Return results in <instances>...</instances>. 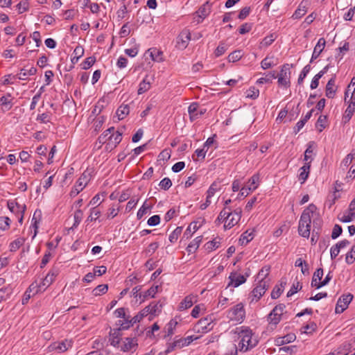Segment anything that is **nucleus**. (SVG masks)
Segmentation results:
<instances>
[{
  "label": "nucleus",
  "mask_w": 355,
  "mask_h": 355,
  "mask_svg": "<svg viewBox=\"0 0 355 355\" xmlns=\"http://www.w3.org/2000/svg\"><path fill=\"white\" fill-rule=\"evenodd\" d=\"M236 331H238L240 341L238 344V347L235 345H234L231 355H237L238 349L241 352H245L255 347L258 343V340L252 337L253 334L250 328L241 327L237 328Z\"/></svg>",
  "instance_id": "nucleus-1"
},
{
  "label": "nucleus",
  "mask_w": 355,
  "mask_h": 355,
  "mask_svg": "<svg viewBox=\"0 0 355 355\" xmlns=\"http://www.w3.org/2000/svg\"><path fill=\"white\" fill-rule=\"evenodd\" d=\"M317 207L313 204H310L306 208L300 217L298 226L299 234L304 238H309L311 227V218L316 212Z\"/></svg>",
  "instance_id": "nucleus-2"
},
{
  "label": "nucleus",
  "mask_w": 355,
  "mask_h": 355,
  "mask_svg": "<svg viewBox=\"0 0 355 355\" xmlns=\"http://www.w3.org/2000/svg\"><path fill=\"white\" fill-rule=\"evenodd\" d=\"M227 318L234 322L242 323L245 318V311L242 303H239L227 311Z\"/></svg>",
  "instance_id": "nucleus-3"
},
{
  "label": "nucleus",
  "mask_w": 355,
  "mask_h": 355,
  "mask_svg": "<svg viewBox=\"0 0 355 355\" xmlns=\"http://www.w3.org/2000/svg\"><path fill=\"white\" fill-rule=\"evenodd\" d=\"M293 64H284L281 67L279 73L277 74V83L280 87L288 88L291 86V68Z\"/></svg>",
  "instance_id": "nucleus-4"
},
{
  "label": "nucleus",
  "mask_w": 355,
  "mask_h": 355,
  "mask_svg": "<svg viewBox=\"0 0 355 355\" xmlns=\"http://www.w3.org/2000/svg\"><path fill=\"white\" fill-rule=\"evenodd\" d=\"M227 214H228V216L227 217L225 223L224 224V228L225 230L231 229L239 223L242 216V209L241 208L238 207L232 210L230 207H227Z\"/></svg>",
  "instance_id": "nucleus-5"
},
{
  "label": "nucleus",
  "mask_w": 355,
  "mask_h": 355,
  "mask_svg": "<svg viewBox=\"0 0 355 355\" xmlns=\"http://www.w3.org/2000/svg\"><path fill=\"white\" fill-rule=\"evenodd\" d=\"M214 328L213 320L211 317L200 319L193 327V331L198 334H205Z\"/></svg>",
  "instance_id": "nucleus-6"
},
{
  "label": "nucleus",
  "mask_w": 355,
  "mask_h": 355,
  "mask_svg": "<svg viewBox=\"0 0 355 355\" xmlns=\"http://www.w3.org/2000/svg\"><path fill=\"white\" fill-rule=\"evenodd\" d=\"M270 284L265 280L259 281L257 286L252 291L250 294L251 302H257L266 293V290L269 288Z\"/></svg>",
  "instance_id": "nucleus-7"
},
{
  "label": "nucleus",
  "mask_w": 355,
  "mask_h": 355,
  "mask_svg": "<svg viewBox=\"0 0 355 355\" xmlns=\"http://www.w3.org/2000/svg\"><path fill=\"white\" fill-rule=\"evenodd\" d=\"M285 308L286 306L284 304L275 306L268 315V322L271 324L277 325L282 320Z\"/></svg>",
  "instance_id": "nucleus-8"
},
{
  "label": "nucleus",
  "mask_w": 355,
  "mask_h": 355,
  "mask_svg": "<svg viewBox=\"0 0 355 355\" xmlns=\"http://www.w3.org/2000/svg\"><path fill=\"white\" fill-rule=\"evenodd\" d=\"M352 299L353 295L350 293L343 295L341 297H340L336 305V313H343L348 307V305L352 302Z\"/></svg>",
  "instance_id": "nucleus-9"
},
{
  "label": "nucleus",
  "mask_w": 355,
  "mask_h": 355,
  "mask_svg": "<svg viewBox=\"0 0 355 355\" xmlns=\"http://www.w3.org/2000/svg\"><path fill=\"white\" fill-rule=\"evenodd\" d=\"M58 272L57 270H51L46 275L45 278L42 279V282L38 286L36 285L37 287H38L36 292H38L39 291H44L47 287H49L55 280V278L58 275Z\"/></svg>",
  "instance_id": "nucleus-10"
},
{
  "label": "nucleus",
  "mask_w": 355,
  "mask_h": 355,
  "mask_svg": "<svg viewBox=\"0 0 355 355\" xmlns=\"http://www.w3.org/2000/svg\"><path fill=\"white\" fill-rule=\"evenodd\" d=\"M205 112L206 109L200 108L197 103H191L188 107V112L191 121L198 119L200 116L203 115Z\"/></svg>",
  "instance_id": "nucleus-11"
},
{
  "label": "nucleus",
  "mask_w": 355,
  "mask_h": 355,
  "mask_svg": "<svg viewBox=\"0 0 355 355\" xmlns=\"http://www.w3.org/2000/svg\"><path fill=\"white\" fill-rule=\"evenodd\" d=\"M7 206L8 209L16 216L24 214L26 209V206L24 203L20 204L16 200H8Z\"/></svg>",
  "instance_id": "nucleus-12"
},
{
  "label": "nucleus",
  "mask_w": 355,
  "mask_h": 355,
  "mask_svg": "<svg viewBox=\"0 0 355 355\" xmlns=\"http://www.w3.org/2000/svg\"><path fill=\"white\" fill-rule=\"evenodd\" d=\"M138 346L137 340L135 338H125L121 345H119L121 350L127 352H135Z\"/></svg>",
  "instance_id": "nucleus-13"
},
{
  "label": "nucleus",
  "mask_w": 355,
  "mask_h": 355,
  "mask_svg": "<svg viewBox=\"0 0 355 355\" xmlns=\"http://www.w3.org/2000/svg\"><path fill=\"white\" fill-rule=\"evenodd\" d=\"M348 106L345 111V114L343 115V121L344 123H347L351 119L355 112V96L352 94L351 98L349 101L347 102Z\"/></svg>",
  "instance_id": "nucleus-14"
},
{
  "label": "nucleus",
  "mask_w": 355,
  "mask_h": 355,
  "mask_svg": "<svg viewBox=\"0 0 355 355\" xmlns=\"http://www.w3.org/2000/svg\"><path fill=\"white\" fill-rule=\"evenodd\" d=\"M309 4V0H302L295 12L293 14L292 18L294 19H298L303 17L307 12Z\"/></svg>",
  "instance_id": "nucleus-15"
},
{
  "label": "nucleus",
  "mask_w": 355,
  "mask_h": 355,
  "mask_svg": "<svg viewBox=\"0 0 355 355\" xmlns=\"http://www.w3.org/2000/svg\"><path fill=\"white\" fill-rule=\"evenodd\" d=\"M122 140V132L116 131L115 134L112 133L109 136V141L106 144V148L107 150H112L115 148L117 145Z\"/></svg>",
  "instance_id": "nucleus-16"
},
{
  "label": "nucleus",
  "mask_w": 355,
  "mask_h": 355,
  "mask_svg": "<svg viewBox=\"0 0 355 355\" xmlns=\"http://www.w3.org/2000/svg\"><path fill=\"white\" fill-rule=\"evenodd\" d=\"M278 63V59L276 58L274 55L268 54L261 62V67L263 70H266L276 66Z\"/></svg>",
  "instance_id": "nucleus-17"
},
{
  "label": "nucleus",
  "mask_w": 355,
  "mask_h": 355,
  "mask_svg": "<svg viewBox=\"0 0 355 355\" xmlns=\"http://www.w3.org/2000/svg\"><path fill=\"white\" fill-rule=\"evenodd\" d=\"M196 297L193 295H189L186 296L182 301L179 304L178 310L180 311H184L191 307L194 302H196Z\"/></svg>",
  "instance_id": "nucleus-18"
},
{
  "label": "nucleus",
  "mask_w": 355,
  "mask_h": 355,
  "mask_svg": "<svg viewBox=\"0 0 355 355\" xmlns=\"http://www.w3.org/2000/svg\"><path fill=\"white\" fill-rule=\"evenodd\" d=\"M121 330L119 329H111L110 331L109 341L114 347H119L121 344Z\"/></svg>",
  "instance_id": "nucleus-19"
},
{
  "label": "nucleus",
  "mask_w": 355,
  "mask_h": 355,
  "mask_svg": "<svg viewBox=\"0 0 355 355\" xmlns=\"http://www.w3.org/2000/svg\"><path fill=\"white\" fill-rule=\"evenodd\" d=\"M230 282L229 285H232L234 287H238L246 281V277L237 272H232L229 277Z\"/></svg>",
  "instance_id": "nucleus-20"
},
{
  "label": "nucleus",
  "mask_w": 355,
  "mask_h": 355,
  "mask_svg": "<svg viewBox=\"0 0 355 355\" xmlns=\"http://www.w3.org/2000/svg\"><path fill=\"white\" fill-rule=\"evenodd\" d=\"M326 44V41L323 37H321L318 40V43L314 47L313 52L311 56V60L317 59L320 53L322 52Z\"/></svg>",
  "instance_id": "nucleus-21"
},
{
  "label": "nucleus",
  "mask_w": 355,
  "mask_h": 355,
  "mask_svg": "<svg viewBox=\"0 0 355 355\" xmlns=\"http://www.w3.org/2000/svg\"><path fill=\"white\" fill-rule=\"evenodd\" d=\"M191 40V34L189 31H183L180 33V36L178 38V45L181 49H185L189 41Z\"/></svg>",
  "instance_id": "nucleus-22"
},
{
  "label": "nucleus",
  "mask_w": 355,
  "mask_h": 355,
  "mask_svg": "<svg viewBox=\"0 0 355 355\" xmlns=\"http://www.w3.org/2000/svg\"><path fill=\"white\" fill-rule=\"evenodd\" d=\"M335 77L331 78L326 85V96L333 98L335 96L336 88L335 87Z\"/></svg>",
  "instance_id": "nucleus-23"
},
{
  "label": "nucleus",
  "mask_w": 355,
  "mask_h": 355,
  "mask_svg": "<svg viewBox=\"0 0 355 355\" xmlns=\"http://www.w3.org/2000/svg\"><path fill=\"white\" fill-rule=\"evenodd\" d=\"M71 347V342L67 340L62 341L61 343H55L51 345V348L58 351V352H64Z\"/></svg>",
  "instance_id": "nucleus-24"
},
{
  "label": "nucleus",
  "mask_w": 355,
  "mask_h": 355,
  "mask_svg": "<svg viewBox=\"0 0 355 355\" xmlns=\"http://www.w3.org/2000/svg\"><path fill=\"white\" fill-rule=\"evenodd\" d=\"M123 320H120L117 322L116 324L119 326L118 328L120 330H126L128 329L130 327L133 326L135 322H133L132 318H130V316L126 315V318H123Z\"/></svg>",
  "instance_id": "nucleus-25"
},
{
  "label": "nucleus",
  "mask_w": 355,
  "mask_h": 355,
  "mask_svg": "<svg viewBox=\"0 0 355 355\" xmlns=\"http://www.w3.org/2000/svg\"><path fill=\"white\" fill-rule=\"evenodd\" d=\"M323 276V270L322 268L317 269L313 273L312 281H311V286L315 287L316 288H320L318 285L320 282H322L321 279Z\"/></svg>",
  "instance_id": "nucleus-26"
},
{
  "label": "nucleus",
  "mask_w": 355,
  "mask_h": 355,
  "mask_svg": "<svg viewBox=\"0 0 355 355\" xmlns=\"http://www.w3.org/2000/svg\"><path fill=\"white\" fill-rule=\"evenodd\" d=\"M202 240V236H197L195 239H193L187 246V251L189 254H192L195 252L197 249L199 248L200 244L201 243Z\"/></svg>",
  "instance_id": "nucleus-27"
},
{
  "label": "nucleus",
  "mask_w": 355,
  "mask_h": 355,
  "mask_svg": "<svg viewBox=\"0 0 355 355\" xmlns=\"http://www.w3.org/2000/svg\"><path fill=\"white\" fill-rule=\"evenodd\" d=\"M311 165L309 162L304 163V165L300 168L299 180L304 183L309 177Z\"/></svg>",
  "instance_id": "nucleus-28"
},
{
  "label": "nucleus",
  "mask_w": 355,
  "mask_h": 355,
  "mask_svg": "<svg viewBox=\"0 0 355 355\" xmlns=\"http://www.w3.org/2000/svg\"><path fill=\"white\" fill-rule=\"evenodd\" d=\"M146 309H148V315H158L162 311V304L159 302H153L148 306H146Z\"/></svg>",
  "instance_id": "nucleus-29"
},
{
  "label": "nucleus",
  "mask_w": 355,
  "mask_h": 355,
  "mask_svg": "<svg viewBox=\"0 0 355 355\" xmlns=\"http://www.w3.org/2000/svg\"><path fill=\"white\" fill-rule=\"evenodd\" d=\"M270 273V267L264 266L263 267L257 275L258 281H263L268 282V284H270V279L268 277V275Z\"/></svg>",
  "instance_id": "nucleus-30"
},
{
  "label": "nucleus",
  "mask_w": 355,
  "mask_h": 355,
  "mask_svg": "<svg viewBox=\"0 0 355 355\" xmlns=\"http://www.w3.org/2000/svg\"><path fill=\"white\" fill-rule=\"evenodd\" d=\"M260 181V177L258 173L254 174L248 180V186L245 187L248 188V191H254L259 186Z\"/></svg>",
  "instance_id": "nucleus-31"
},
{
  "label": "nucleus",
  "mask_w": 355,
  "mask_h": 355,
  "mask_svg": "<svg viewBox=\"0 0 355 355\" xmlns=\"http://www.w3.org/2000/svg\"><path fill=\"white\" fill-rule=\"evenodd\" d=\"M0 105L2 107V109L5 110H9L11 109L12 106V98L10 94H8L6 96H3L0 98Z\"/></svg>",
  "instance_id": "nucleus-32"
},
{
  "label": "nucleus",
  "mask_w": 355,
  "mask_h": 355,
  "mask_svg": "<svg viewBox=\"0 0 355 355\" xmlns=\"http://www.w3.org/2000/svg\"><path fill=\"white\" fill-rule=\"evenodd\" d=\"M130 112V108L128 105H121L116 110V114L118 120L123 119Z\"/></svg>",
  "instance_id": "nucleus-33"
},
{
  "label": "nucleus",
  "mask_w": 355,
  "mask_h": 355,
  "mask_svg": "<svg viewBox=\"0 0 355 355\" xmlns=\"http://www.w3.org/2000/svg\"><path fill=\"white\" fill-rule=\"evenodd\" d=\"M199 227L200 225H198V222L191 223L184 233V236L187 239L190 238L192 234L199 229Z\"/></svg>",
  "instance_id": "nucleus-34"
},
{
  "label": "nucleus",
  "mask_w": 355,
  "mask_h": 355,
  "mask_svg": "<svg viewBox=\"0 0 355 355\" xmlns=\"http://www.w3.org/2000/svg\"><path fill=\"white\" fill-rule=\"evenodd\" d=\"M90 181V173L87 171H85L82 173L80 177L78 178V180L76 181V183L81 186L82 187L85 188L89 182Z\"/></svg>",
  "instance_id": "nucleus-35"
},
{
  "label": "nucleus",
  "mask_w": 355,
  "mask_h": 355,
  "mask_svg": "<svg viewBox=\"0 0 355 355\" xmlns=\"http://www.w3.org/2000/svg\"><path fill=\"white\" fill-rule=\"evenodd\" d=\"M101 211L97 207H94L91 209L90 214L87 217L86 222L96 221L101 216Z\"/></svg>",
  "instance_id": "nucleus-36"
},
{
  "label": "nucleus",
  "mask_w": 355,
  "mask_h": 355,
  "mask_svg": "<svg viewBox=\"0 0 355 355\" xmlns=\"http://www.w3.org/2000/svg\"><path fill=\"white\" fill-rule=\"evenodd\" d=\"M41 215V211L40 210H36L34 212L32 220H31V227L34 229V235L33 238H34L37 234V229L39 227V219H37V216L40 217Z\"/></svg>",
  "instance_id": "nucleus-37"
},
{
  "label": "nucleus",
  "mask_w": 355,
  "mask_h": 355,
  "mask_svg": "<svg viewBox=\"0 0 355 355\" xmlns=\"http://www.w3.org/2000/svg\"><path fill=\"white\" fill-rule=\"evenodd\" d=\"M84 54V49L81 46H77L73 50V56L71 58V60L73 64H76L78 62L80 58H81Z\"/></svg>",
  "instance_id": "nucleus-38"
},
{
  "label": "nucleus",
  "mask_w": 355,
  "mask_h": 355,
  "mask_svg": "<svg viewBox=\"0 0 355 355\" xmlns=\"http://www.w3.org/2000/svg\"><path fill=\"white\" fill-rule=\"evenodd\" d=\"M150 88V83L148 80V78L146 77L139 84V89L137 91L138 94H142L148 91Z\"/></svg>",
  "instance_id": "nucleus-39"
},
{
  "label": "nucleus",
  "mask_w": 355,
  "mask_h": 355,
  "mask_svg": "<svg viewBox=\"0 0 355 355\" xmlns=\"http://www.w3.org/2000/svg\"><path fill=\"white\" fill-rule=\"evenodd\" d=\"M158 286H153L142 293L141 302H144L148 297H154L156 293L157 292Z\"/></svg>",
  "instance_id": "nucleus-40"
},
{
  "label": "nucleus",
  "mask_w": 355,
  "mask_h": 355,
  "mask_svg": "<svg viewBox=\"0 0 355 355\" xmlns=\"http://www.w3.org/2000/svg\"><path fill=\"white\" fill-rule=\"evenodd\" d=\"M254 238L253 232L245 231L241 236L239 242L241 245H247Z\"/></svg>",
  "instance_id": "nucleus-41"
},
{
  "label": "nucleus",
  "mask_w": 355,
  "mask_h": 355,
  "mask_svg": "<svg viewBox=\"0 0 355 355\" xmlns=\"http://www.w3.org/2000/svg\"><path fill=\"white\" fill-rule=\"evenodd\" d=\"M24 238H18L10 243L9 248L11 252H16L24 243Z\"/></svg>",
  "instance_id": "nucleus-42"
},
{
  "label": "nucleus",
  "mask_w": 355,
  "mask_h": 355,
  "mask_svg": "<svg viewBox=\"0 0 355 355\" xmlns=\"http://www.w3.org/2000/svg\"><path fill=\"white\" fill-rule=\"evenodd\" d=\"M210 11L211 6L207 1L199 8L198 12L199 17L205 18L209 14Z\"/></svg>",
  "instance_id": "nucleus-43"
},
{
  "label": "nucleus",
  "mask_w": 355,
  "mask_h": 355,
  "mask_svg": "<svg viewBox=\"0 0 355 355\" xmlns=\"http://www.w3.org/2000/svg\"><path fill=\"white\" fill-rule=\"evenodd\" d=\"M107 284H101L97 286L94 289H93L92 294L94 296H99L106 293L107 292Z\"/></svg>",
  "instance_id": "nucleus-44"
},
{
  "label": "nucleus",
  "mask_w": 355,
  "mask_h": 355,
  "mask_svg": "<svg viewBox=\"0 0 355 355\" xmlns=\"http://www.w3.org/2000/svg\"><path fill=\"white\" fill-rule=\"evenodd\" d=\"M295 266L296 267L301 268V272H302V274L305 275L309 273V265L305 261H303L301 258H299L295 261Z\"/></svg>",
  "instance_id": "nucleus-45"
},
{
  "label": "nucleus",
  "mask_w": 355,
  "mask_h": 355,
  "mask_svg": "<svg viewBox=\"0 0 355 355\" xmlns=\"http://www.w3.org/2000/svg\"><path fill=\"white\" fill-rule=\"evenodd\" d=\"M51 116L52 114L49 112L40 114L37 116L36 121H39L41 123H47L49 122H51Z\"/></svg>",
  "instance_id": "nucleus-46"
},
{
  "label": "nucleus",
  "mask_w": 355,
  "mask_h": 355,
  "mask_svg": "<svg viewBox=\"0 0 355 355\" xmlns=\"http://www.w3.org/2000/svg\"><path fill=\"white\" fill-rule=\"evenodd\" d=\"M228 49V45L224 42H220L219 45L216 47L214 55L216 57H220L223 55Z\"/></svg>",
  "instance_id": "nucleus-47"
},
{
  "label": "nucleus",
  "mask_w": 355,
  "mask_h": 355,
  "mask_svg": "<svg viewBox=\"0 0 355 355\" xmlns=\"http://www.w3.org/2000/svg\"><path fill=\"white\" fill-rule=\"evenodd\" d=\"M243 55L241 50H235L228 55L229 62H235L239 61Z\"/></svg>",
  "instance_id": "nucleus-48"
},
{
  "label": "nucleus",
  "mask_w": 355,
  "mask_h": 355,
  "mask_svg": "<svg viewBox=\"0 0 355 355\" xmlns=\"http://www.w3.org/2000/svg\"><path fill=\"white\" fill-rule=\"evenodd\" d=\"M182 231V227H177L169 235L168 239L171 243H173L177 241Z\"/></svg>",
  "instance_id": "nucleus-49"
},
{
  "label": "nucleus",
  "mask_w": 355,
  "mask_h": 355,
  "mask_svg": "<svg viewBox=\"0 0 355 355\" xmlns=\"http://www.w3.org/2000/svg\"><path fill=\"white\" fill-rule=\"evenodd\" d=\"M355 218V213L353 211L348 209L347 213H344L341 216L339 217V220L343 223H349L353 220Z\"/></svg>",
  "instance_id": "nucleus-50"
},
{
  "label": "nucleus",
  "mask_w": 355,
  "mask_h": 355,
  "mask_svg": "<svg viewBox=\"0 0 355 355\" xmlns=\"http://www.w3.org/2000/svg\"><path fill=\"white\" fill-rule=\"evenodd\" d=\"M313 144V142L309 143L308 147L304 152V160L305 163L309 162L310 164H311V162H312L311 157L313 155V149H312Z\"/></svg>",
  "instance_id": "nucleus-51"
},
{
  "label": "nucleus",
  "mask_w": 355,
  "mask_h": 355,
  "mask_svg": "<svg viewBox=\"0 0 355 355\" xmlns=\"http://www.w3.org/2000/svg\"><path fill=\"white\" fill-rule=\"evenodd\" d=\"M10 219L8 216L0 217V230L6 231L10 228Z\"/></svg>",
  "instance_id": "nucleus-52"
},
{
  "label": "nucleus",
  "mask_w": 355,
  "mask_h": 355,
  "mask_svg": "<svg viewBox=\"0 0 355 355\" xmlns=\"http://www.w3.org/2000/svg\"><path fill=\"white\" fill-rule=\"evenodd\" d=\"M286 283H281L280 286H276L271 292V297L272 299H277L283 293V288Z\"/></svg>",
  "instance_id": "nucleus-53"
},
{
  "label": "nucleus",
  "mask_w": 355,
  "mask_h": 355,
  "mask_svg": "<svg viewBox=\"0 0 355 355\" xmlns=\"http://www.w3.org/2000/svg\"><path fill=\"white\" fill-rule=\"evenodd\" d=\"M220 245V242L214 239L210 241L205 244V248L208 252H211L216 249H217Z\"/></svg>",
  "instance_id": "nucleus-54"
},
{
  "label": "nucleus",
  "mask_w": 355,
  "mask_h": 355,
  "mask_svg": "<svg viewBox=\"0 0 355 355\" xmlns=\"http://www.w3.org/2000/svg\"><path fill=\"white\" fill-rule=\"evenodd\" d=\"M327 122V117L325 115H320L316 122V127L322 132L325 128Z\"/></svg>",
  "instance_id": "nucleus-55"
},
{
  "label": "nucleus",
  "mask_w": 355,
  "mask_h": 355,
  "mask_svg": "<svg viewBox=\"0 0 355 355\" xmlns=\"http://www.w3.org/2000/svg\"><path fill=\"white\" fill-rule=\"evenodd\" d=\"M183 340H175L171 343H169L168 345H167V347L165 350V354H167L168 353H171V352L174 351L175 349L178 346V347H181L180 345V343H182ZM184 345V343L182 344V346Z\"/></svg>",
  "instance_id": "nucleus-56"
},
{
  "label": "nucleus",
  "mask_w": 355,
  "mask_h": 355,
  "mask_svg": "<svg viewBox=\"0 0 355 355\" xmlns=\"http://www.w3.org/2000/svg\"><path fill=\"white\" fill-rule=\"evenodd\" d=\"M83 217V212L80 209H78L74 213V223L73 227H76L81 222Z\"/></svg>",
  "instance_id": "nucleus-57"
},
{
  "label": "nucleus",
  "mask_w": 355,
  "mask_h": 355,
  "mask_svg": "<svg viewBox=\"0 0 355 355\" xmlns=\"http://www.w3.org/2000/svg\"><path fill=\"white\" fill-rule=\"evenodd\" d=\"M275 40V37L272 34L265 37L260 43V48L267 47L270 46Z\"/></svg>",
  "instance_id": "nucleus-58"
},
{
  "label": "nucleus",
  "mask_w": 355,
  "mask_h": 355,
  "mask_svg": "<svg viewBox=\"0 0 355 355\" xmlns=\"http://www.w3.org/2000/svg\"><path fill=\"white\" fill-rule=\"evenodd\" d=\"M302 286L301 284L298 281L293 282L291 289L287 293V297H291V296L293 295L299 290H300L302 288Z\"/></svg>",
  "instance_id": "nucleus-59"
},
{
  "label": "nucleus",
  "mask_w": 355,
  "mask_h": 355,
  "mask_svg": "<svg viewBox=\"0 0 355 355\" xmlns=\"http://www.w3.org/2000/svg\"><path fill=\"white\" fill-rule=\"evenodd\" d=\"M96 62V58L94 56L89 57L85 60L81 64L83 69H89Z\"/></svg>",
  "instance_id": "nucleus-60"
},
{
  "label": "nucleus",
  "mask_w": 355,
  "mask_h": 355,
  "mask_svg": "<svg viewBox=\"0 0 355 355\" xmlns=\"http://www.w3.org/2000/svg\"><path fill=\"white\" fill-rule=\"evenodd\" d=\"M219 189V184L216 182H214L211 186L209 187L207 195L208 196V198H211L215 193Z\"/></svg>",
  "instance_id": "nucleus-61"
},
{
  "label": "nucleus",
  "mask_w": 355,
  "mask_h": 355,
  "mask_svg": "<svg viewBox=\"0 0 355 355\" xmlns=\"http://www.w3.org/2000/svg\"><path fill=\"white\" fill-rule=\"evenodd\" d=\"M345 261L348 264H352L355 261V245L346 254Z\"/></svg>",
  "instance_id": "nucleus-62"
},
{
  "label": "nucleus",
  "mask_w": 355,
  "mask_h": 355,
  "mask_svg": "<svg viewBox=\"0 0 355 355\" xmlns=\"http://www.w3.org/2000/svg\"><path fill=\"white\" fill-rule=\"evenodd\" d=\"M17 8L19 13H23L24 12L28 11L29 9V3L28 2V0L21 1L17 5Z\"/></svg>",
  "instance_id": "nucleus-63"
},
{
  "label": "nucleus",
  "mask_w": 355,
  "mask_h": 355,
  "mask_svg": "<svg viewBox=\"0 0 355 355\" xmlns=\"http://www.w3.org/2000/svg\"><path fill=\"white\" fill-rule=\"evenodd\" d=\"M148 315V309H146L145 307L144 309H142L135 316L132 318L133 322H139L144 317L147 316Z\"/></svg>",
  "instance_id": "nucleus-64"
}]
</instances>
